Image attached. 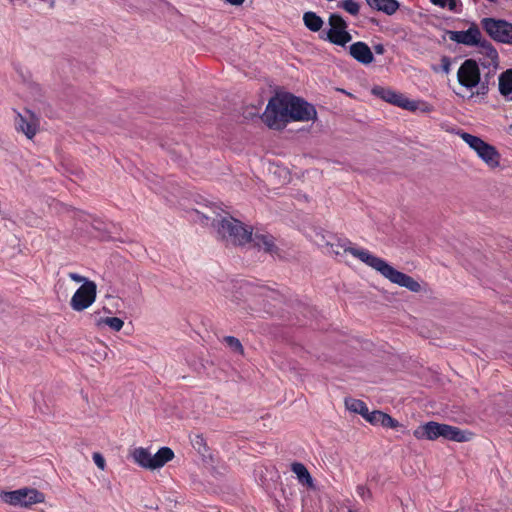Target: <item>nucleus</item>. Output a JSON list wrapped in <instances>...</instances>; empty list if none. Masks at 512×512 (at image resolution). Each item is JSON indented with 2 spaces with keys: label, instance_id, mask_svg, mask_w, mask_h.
<instances>
[{
  "label": "nucleus",
  "instance_id": "f257e3e1",
  "mask_svg": "<svg viewBox=\"0 0 512 512\" xmlns=\"http://www.w3.org/2000/svg\"><path fill=\"white\" fill-rule=\"evenodd\" d=\"M313 105L290 93L272 97L263 113L264 123L273 129H281L290 121H309L316 117Z\"/></svg>",
  "mask_w": 512,
  "mask_h": 512
},
{
  "label": "nucleus",
  "instance_id": "f03ea898",
  "mask_svg": "<svg viewBox=\"0 0 512 512\" xmlns=\"http://www.w3.org/2000/svg\"><path fill=\"white\" fill-rule=\"evenodd\" d=\"M218 234L227 243L232 245H244L253 242L254 246L263 249L265 252L278 254V247L275 245V238L268 233L256 232L243 225L235 218H223L217 225Z\"/></svg>",
  "mask_w": 512,
  "mask_h": 512
},
{
  "label": "nucleus",
  "instance_id": "7ed1b4c3",
  "mask_svg": "<svg viewBox=\"0 0 512 512\" xmlns=\"http://www.w3.org/2000/svg\"><path fill=\"white\" fill-rule=\"evenodd\" d=\"M353 256L370 266L390 282L405 287L411 292H419L421 285L413 277L396 270L384 259L371 254L368 250H353Z\"/></svg>",
  "mask_w": 512,
  "mask_h": 512
},
{
  "label": "nucleus",
  "instance_id": "20e7f679",
  "mask_svg": "<svg viewBox=\"0 0 512 512\" xmlns=\"http://www.w3.org/2000/svg\"><path fill=\"white\" fill-rule=\"evenodd\" d=\"M413 436L418 440L427 439L431 441L439 437L455 442H467L471 439V433L463 431L458 427L435 421H429L418 426L413 431Z\"/></svg>",
  "mask_w": 512,
  "mask_h": 512
},
{
  "label": "nucleus",
  "instance_id": "39448f33",
  "mask_svg": "<svg viewBox=\"0 0 512 512\" xmlns=\"http://www.w3.org/2000/svg\"><path fill=\"white\" fill-rule=\"evenodd\" d=\"M460 137L488 167L493 169L500 165L501 155L493 145L467 132L461 133Z\"/></svg>",
  "mask_w": 512,
  "mask_h": 512
},
{
  "label": "nucleus",
  "instance_id": "423d86ee",
  "mask_svg": "<svg viewBox=\"0 0 512 512\" xmlns=\"http://www.w3.org/2000/svg\"><path fill=\"white\" fill-rule=\"evenodd\" d=\"M483 31L495 42L512 45V23L493 17L480 20Z\"/></svg>",
  "mask_w": 512,
  "mask_h": 512
},
{
  "label": "nucleus",
  "instance_id": "0eeeda50",
  "mask_svg": "<svg viewBox=\"0 0 512 512\" xmlns=\"http://www.w3.org/2000/svg\"><path fill=\"white\" fill-rule=\"evenodd\" d=\"M328 23L330 29L327 31L326 37L320 36L321 39L341 47H344L352 40V36L347 30L348 24L341 15L336 13L331 14Z\"/></svg>",
  "mask_w": 512,
  "mask_h": 512
},
{
  "label": "nucleus",
  "instance_id": "6e6552de",
  "mask_svg": "<svg viewBox=\"0 0 512 512\" xmlns=\"http://www.w3.org/2000/svg\"><path fill=\"white\" fill-rule=\"evenodd\" d=\"M97 294V286L93 281H85L74 293L70 305L75 311H83L90 307Z\"/></svg>",
  "mask_w": 512,
  "mask_h": 512
},
{
  "label": "nucleus",
  "instance_id": "1a4fd4ad",
  "mask_svg": "<svg viewBox=\"0 0 512 512\" xmlns=\"http://www.w3.org/2000/svg\"><path fill=\"white\" fill-rule=\"evenodd\" d=\"M457 79L459 84L467 89L478 86L481 74L477 62L474 59H466L457 71Z\"/></svg>",
  "mask_w": 512,
  "mask_h": 512
},
{
  "label": "nucleus",
  "instance_id": "9d476101",
  "mask_svg": "<svg viewBox=\"0 0 512 512\" xmlns=\"http://www.w3.org/2000/svg\"><path fill=\"white\" fill-rule=\"evenodd\" d=\"M373 95L379 97L380 99L398 106L402 109L408 110L410 112H415L417 106L414 105L413 102H410V99L404 96V94L396 92L390 88H385L382 86H375L372 89Z\"/></svg>",
  "mask_w": 512,
  "mask_h": 512
},
{
  "label": "nucleus",
  "instance_id": "9b49d317",
  "mask_svg": "<svg viewBox=\"0 0 512 512\" xmlns=\"http://www.w3.org/2000/svg\"><path fill=\"white\" fill-rule=\"evenodd\" d=\"M15 117V128L18 132L24 133L28 139H32L39 129V118L31 110H24L23 113L17 112Z\"/></svg>",
  "mask_w": 512,
  "mask_h": 512
},
{
  "label": "nucleus",
  "instance_id": "f8f14e48",
  "mask_svg": "<svg viewBox=\"0 0 512 512\" xmlns=\"http://www.w3.org/2000/svg\"><path fill=\"white\" fill-rule=\"evenodd\" d=\"M479 25L472 22L467 30L464 31H447L449 39L458 44L469 47H475L483 37Z\"/></svg>",
  "mask_w": 512,
  "mask_h": 512
},
{
  "label": "nucleus",
  "instance_id": "ddd939ff",
  "mask_svg": "<svg viewBox=\"0 0 512 512\" xmlns=\"http://www.w3.org/2000/svg\"><path fill=\"white\" fill-rule=\"evenodd\" d=\"M349 54L359 63L368 65L373 62L374 56L370 47L363 41H357L350 45Z\"/></svg>",
  "mask_w": 512,
  "mask_h": 512
},
{
  "label": "nucleus",
  "instance_id": "4468645a",
  "mask_svg": "<svg viewBox=\"0 0 512 512\" xmlns=\"http://www.w3.org/2000/svg\"><path fill=\"white\" fill-rule=\"evenodd\" d=\"M478 49V53L484 56L488 62V66H497L499 63V54L493 44L482 37L479 43L475 46Z\"/></svg>",
  "mask_w": 512,
  "mask_h": 512
},
{
  "label": "nucleus",
  "instance_id": "2eb2a0df",
  "mask_svg": "<svg viewBox=\"0 0 512 512\" xmlns=\"http://www.w3.org/2000/svg\"><path fill=\"white\" fill-rule=\"evenodd\" d=\"M22 507H30L34 504L43 503L45 496L42 492L34 488H22L19 489Z\"/></svg>",
  "mask_w": 512,
  "mask_h": 512
},
{
  "label": "nucleus",
  "instance_id": "dca6fc26",
  "mask_svg": "<svg viewBox=\"0 0 512 512\" xmlns=\"http://www.w3.org/2000/svg\"><path fill=\"white\" fill-rule=\"evenodd\" d=\"M175 457L173 450L169 447H161L156 454L152 455L151 470L162 468Z\"/></svg>",
  "mask_w": 512,
  "mask_h": 512
},
{
  "label": "nucleus",
  "instance_id": "f3484780",
  "mask_svg": "<svg viewBox=\"0 0 512 512\" xmlns=\"http://www.w3.org/2000/svg\"><path fill=\"white\" fill-rule=\"evenodd\" d=\"M374 10L381 11L387 15H393L399 9L397 0H365Z\"/></svg>",
  "mask_w": 512,
  "mask_h": 512
},
{
  "label": "nucleus",
  "instance_id": "a211bd4d",
  "mask_svg": "<svg viewBox=\"0 0 512 512\" xmlns=\"http://www.w3.org/2000/svg\"><path fill=\"white\" fill-rule=\"evenodd\" d=\"M131 456L134 462L138 464L140 467L151 470L152 454L149 452L147 448H135L132 451Z\"/></svg>",
  "mask_w": 512,
  "mask_h": 512
},
{
  "label": "nucleus",
  "instance_id": "6ab92c4d",
  "mask_svg": "<svg viewBox=\"0 0 512 512\" xmlns=\"http://www.w3.org/2000/svg\"><path fill=\"white\" fill-rule=\"evenodd\" d=\"M327 245L330 247V251L332 253H334L335 255H340L341 250L343 252H348L351 255H353V253H352L353 250H363L362 248L353 247L352 242L347 238L337 239L336 242L327 243Z\"/></svg>",
  "mask_w": 512,
  "mask_h": 512
},
{
  "label": "nucleus",
  "instance_id": "aec40b11",
  "mask_svg": "<svg viewBox=\"0 0 512 512\" xmlns=\"http://www.w3.org/2000/svg\"><path fill=\"white\" fill-rule=\"evenodd\" d=\"M291 471L294 474H296L300 483L307 485V486L313 485V479L304 464H302L300 462L292 463Z\"/></svg>",
  "mask_w": 512,
  "mask_h": 512
},
{
  "label": "nucleus",
  "instance_id": "412c9836",
  "mask_svg": "<svg viewBox=\"0 0 512 512\" xmlns=\"http://www.w3.org/2000/svg\"><path fill=\"white\" fill-rule=\"evenodd\" d=\"M303 22L304 25L312 32L320 31L324 24L322 18L312 11L304 13Z\"/></svg>",
  "mask_w": 512,
  "mask_h": 512
},
{
  "label": "nucleus",
  "instance_id": "4be33fe9",
  "mask_svg": "<svg viewBox=\"0 0 512 512\" xmlns=\"http://www.w3.org/2000/svg\"><path fill=\"white\" fill-rule=\"evenodd\" d=\"M345 405L348 410L360 414L363 418H365L369 414V409L366 403L362 400L348 398L345 400Z\"/></svg>",
  "mask_w": 512,
  "mask_h": 512
},
{
  "label": "nucleus",
  "instance_id": "5701e85b",
  "mask_svg": "<svg viewBox=\"0 0 512 512\" xmlns=\"http://www.w3.org/2000/svg\"><path fill=\"white\" fill-rule=\"evenodd\" d=\"M499 91L503 96H508L512 93V69H507L500 75Z\"/></svg>",
  "mask_w": 512,
  "mask_h": 512
},
{
  "label": "nucleus",
  "instance_id": "b1692460",
  "mask_svg": "<svg viewBox=\"0 0 512 512\" xmlns=\"http://www.w3.org/2000/svg\"><path fill=\"white\" fill-rule=\"evenodd\" d=\"M20 491L14 490L9 492H3L1 494L2 500L13 506H22Z\"/></svg>",
  "mask_w": 512,
  "mask_h": 512
},
{
  "label": "nucleus",
  "instance_id": "393cba45",
  "mask_svg": "<svg viewBox=\"0 0 512 512\" xmlns=\"http://www.w3.org/2000/svg\"><path fill=\"white\" fill-rule=\"evenodd\" d=\"M338 7L342 8L352 16H357L360 11L359 4L354 0H341L338 2Z\"/></svg>",
  "mask_w": 512,
  "mask_h": 512
},
{
  "label": "nucleus",
  "instance_id": "a878e982",
  "mask_svg": "<svg viewBox=\"0 0 512 512\" xmlns=\"http://www.w3.org/2000/svg\"><path fill=\"white\" fill-rule=\"evenodd\" d=\"M223 342L234 352H237L241 355L244 353L243 346L238 338L234 336H225L223 338Z\"/></svg>",
  "mask_w": 512,
  "mask_h": 512
},
{
  "label": "nucleus",
  "instance_id": "bb28decb",
  "mask_svg": "<svg viewBox=\"0 0 512 512\" xmlns=\"http://www.w3.org/2000/svg\"><path fill=\"white\" fill-rule=\"evenodd\" d=\"M430 2L435 6L447 8L450 11H457L459 0H430Z\"/></svg>",
  "mask_w": 512,
  "mask_h": 512
},
{
  "label": "nucleus",
  "instance_id": "cd10ccee",
  "mask_svg": "<svg viewBox=\"0 0 512 512\" xmlns=\"http://www.w3.org/2000/svg\"><path fill=\"white\" fill-rule=\"evenodd\" d=\"M102 323L106 324L114 331H120L124 325L123 320L118 317H106L102 320Z\"/></svg>",
  "mask_w": 512,
  "mask_h": 512
},
{
  "label": "nucleus",
  "instance_id": "c85d7f7f",
  "mask_svg": "<svg viewBox=\"0 0 512 512\" xmlns=\"http://www.w3.org/2000/svg\"><path fill=\"white\" fill-rule=\"evenodd\" d=\"M384 415H385V413L382 411H378V410H375L372 412L369 411L368 416H366L364 419L366 421H368L369 423H371L372 425H381L382 421L384 420L383 419Z\"/></svg>",
  "mask_w": 512,
  "mask_h": 512
},
{
  "label": "nucleus",
  "instance_id": "c756f323",
  "mask_svg": "<svg viewBox=\"0 0 512 512\" xmlns=\"http://www.w3.org/2000/svg\"><path fill=\"white\" fill-rule=\"evenodd\" d=\"M191 443H192V446L194 447V449H196L199 453H204L207 451V445H206L205 439L202 435L196 434L191 439Z\"/></svg>",
  "mask_w": 512,
  "mask_h": 512
},
{
  "label": "nucleus",
  "instance_id": "7c9ffc66",
  "mask_svg": "<svg viewBox=\"0 0 512 512\" xmlns=\"http://www.w3.org/2000/svg\"><path fill=\"white\" fill-rule=\"evenodd\" d=\"M410 102H413L414 105L417 106L416 111L420 110L423 113H430L434 110L433 106L425 101H416V100H410Z\"/></svg>",
  "mask_w": 512,
  "mask_h": 512
},
{
  "label": "nucleus",
  "instance_id": "2f4dec72",
  "mask_svg": "<svg viewBox=\"0 0 512 512\" xmlns=\"http://www.w3.org/2000/svg\"><path fill=\"white\" fill-rule=\"evenodd\" d=\"M384 420L382 421V424L381 426L383 427H386V428H397L399 423L396 419L392 418L390 415L386 414L384 415Z\"/></svg>",
  "mask_w": 512,
  "mask_h": 512
},
{
  "label": "nucleus",
  "instance_id": "473e14b6",
  "mask_svg": "<svg viewBox=\"0 0 512 512\" xmlns=\"http://www.w3.org/2000/svg\"><path fill=\"white\" fill-rule=\"evenodd\" d=\"M356 492L363 500L370 499L372 497L370 489L365 485H358L356 487Z\"/></svg>",
  "mask_w": 512,
  "mask_h": 512
},
{
  "label": "nucleus",
  "instance_id": "72a5a7b5",
  "mask_svg": "<svg viewBox=\"0 0 512 512\" xmlns=\"http://www.w3.org/2000/svg\"><path fill=\"white\" fill-rule=\"evenodd\" d=\"M93 460L99 469L104 470L106 463L104 457L100 453L95 452L93 454Z\"/></svg>",
  "mask_w": 512,
  "mask_h": 512
},
{
  "label": "nucleus",
  "instance_id": "f704fd0d",
  "mask_svg": "<svg viewBox=\"0 0 512 512\" xmlns=\"http://www.w3.org/2000/svg\"><path fill=\"white\" fill-rule=\"evenodd\" d=\"M69 278H70L71 280H73V281L77 282V283H81V282H83V283H84L85 281H87V280L85 279V277H83V276H81V275H79V274H77V273H74V272L69 273Z\"/></svg>",
  "mask_w": 512,
  "mask_h": 512
},
{
  "label": "nucleus",
  "instance_id": "c9c22d12",
  "mask_svg": "<svg viewBox=\"0 0 512 512\" xmlns=\"http://www.w3.org/2000/svg\"><path fill=\"white\" fill-rule=\"evenodd\" d=\"M441 63H442V68H443V70H444L446 73H448V72H449V70H450V65H451V63H450V59H449L448 57L444 56V57H442V59H441Z\"/></svg>",
  "mask_w": 512,
  "mask_h": 512
},
{
  "label": "nucleus",
  "instance_id": "e433bc0d",
  "mask_svg": "<svg viewBox=\"0 0 512 512\" xmlns=\"http://www.w3.org/2000/svg\"><path fill=\"white\" fill-rule=\"evenodd\" d=\"M225 1L231 5L240 6L244 3L245 0H225Z\"/></svg>",
  "mask_w": 512,
  "mask_h": 512
},
{
  "label": "nucleus",
  "instance_id": "4c0bfd02",
  "mask_svg": "<svg viewBox=\"0 0 512 512\" xmlns=\"http://www.w3.org/2000/svg\"><path fill=\"white\" fill-rule=\"evenodd\" d=\"M374 50L377 54H383L384 46L382 44H378V45L374 46Z\"/></svg>",
  "mask_w": 512,
  "mask_h": 512
}]
</instances>
